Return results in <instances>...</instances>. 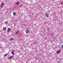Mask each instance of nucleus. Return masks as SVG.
Here are the masks:
<instances>
[{"label":"nucleus","mask_w":63,"mask_h":63,"mask_svg":"<svg viewBox=\"0 0 63 63\" xmlns=\"http://www.w3.org/2000/svg\"><path fill=\"white\" fill-rule=\"evenodd\" d=\"M19 3L18 2V1H17L16 3L17 5H18L19 4Z\"/></svg>","instance_id":"nucleus-11"},{"label":"nucleus","mask_w":63,"mask_h":63,"mask_svg":"<svg viewBox=\"0 0 63 63\" xmlns=\"http://www.w3.org/2000/svg\"><path fill=\"white\" fill-rule=\"evenodd\" d=\"M29 30H27L26 31V33H28L29 32Z\"/></svg>","instance_id":"nucleus-13"},{"label":"nucleus","mask_w":63,"mask_h":63,"mask_svg":"<svg viewBox=\"0 0 63 63\" xmlns=\"http://www.w3.org/2000/svg\"><path fill=\"white\" fill-rule=\"evenodd\" d=\"M60 50H59L57 51V53H58V54H59L60 53Z\"/></svg>","instance_id":"nucleus-1"},{"label":"nucleus","mask_w":63,"mask_h":63,"mask_svg":"<svg viewBox=\"0 0 63 63\" xmlns=\"http://www.w3.org/2000/svg\"><path fill=\"white\" fill-rule=\"evenodd\" d=\"M46 17H48V14L47 13H46L45 14Z\"/></svg>","instance_id":"nucleus-4"},{"label":"nucleus","mask_w":63,"mask_h":63,"mask_svg":"<svg viewBox=\"0 0 63 63\" xmlns=\"http://www.w3.org/2000/svg\"><path fill=\"white\" fill-rule=\"evenodd\" d=\"M7 55H8V54H5L4 55V56L5 57L7 56Z\"/></svg>","instance_id":"nucleus-14"},{"label":"nucleus","mask_w":63,"mask_h":63,"mask_svg":"<svg viewBox=\"0 0 63 63\" xmlns=\"http://www.w3.org/2000/svg\"><path fill=\"white\" fill-rule=\"evenodd\" d=\"M11 53H12L13 55H14V51L13 50V51H12L11 52Z\"/></svg>","instance_id":"nucleus-9"},{"label":"nucleus","mask_w":63,"mask_h":63,"mask_svg":"<svg viewBox=\"0 0 63 63\" xmlns=\"http://www.w3.org/2000/svg\"><path fill=\"white\" fill-rule=\"evenodd\" d=\"M10 30H11V28H8L7 30V32H9Z\"/></svg>","instance_id":"nucleus-2"},{"label":"nucleus","mask_w":63,"mask_h":63,"mask_svg":"<svg viewBox=\"0 0 63 63\" xmlns=\"http://www.w3.org/2000/svg\"><path fill=\"white\" fill-rule=\"evenodd\" d=\"M5 24H8V21H6L4 23Z\"/></svg>","instance_id":"nucleus-10"},{"label":"nucleus","mask_w":63,"mask_h":63,"mask_svg":"<svg viewBox=\"0 0 63 63\" xmlns=\"http://www.w3.org/2000/svg\"><path fill=\"white\" fill-rule=\"evenodd\" d=\"M19 31V30H18V31L17 32H16V34H17L18 33V32Z\"/></svg>","instance_id":"nucleus-12"},{"label":"nucleus","mask_w":63,"mask_h":63,"mask_svg":"<svg viewBox=\"0 0 63 63\" xmlns=\"http://www.w3.org/2000/svg\"><path fill=\"white\" fill-rule=\"evenodd\" d=\"M44 23H46V22H45Z\"/></svg>","instance_id":"nucleus-18"},{"label":"nucleus","mask_w":63,"mask_h":63,"mask_svg":"<svg viewBox=\"0 0 63 63\" xmlns=\"http://www.w3.org/2000/svg\"><path fill=\"white\" fill-rule=\"evenodd\" d=\"M13 57H14V56H12L10 57L9 58H8L9 59H12V58H13Z\"/></svg>","instance_id":"nucleus-3"},{"label":"nucleus","mask_w":63,"mask_h":63,"mask_svg":"<svg viewBox=\"0 0 63 63\" xmlns=\"http://www.w3.org/2000/svg\"><path fill=\"white\" fill-rule=\"evenodd\" d=\"M4 3H2L1 5V6H2V7H3V6H4Z\"/></svg>","instance_id":"nucleus-8"},{"label":"nucleus","mask_w":63,"mask_h":63,"mask_svg":"<svg viewBox=\"0 0 63 63\" xmlns=\"http://www.w3.org/2000/svg\"><path fill=\"white\" fill-rule=\"evenodd\" d=\"M62 48H63V45L62 46Z\"/></svg>","instance_id":"nucleus-17"},{"label":"nucleus","mask_w":63,"mask_h":63,"mask_svg":"<svg viewBox=\"0 0 63 63\" xmlns=\"http://www.w3.org/2000/svg\"><path fill=\"white\" fill-rule=\"evenodd\" d=\"M13 14L14 16H15V15H16V13L15 12H14L13 13Z\"/></svg>","instance_id":"nucleus-7"},{"label":"nucleus","mask_w":63,"mask_h":63,"mask_svg":"<svg viewBox=\"0 0 63 63\" xmlns=\"http://www.w3.org/2000/svg\"><path fill=\"white\" fill-rule=\"evenodd\" d=\"M22 6V5H21L20 6H19V7H21Z\"/></svg>","instance_id":"nucleus-16"},{"label":"nucleus","mask_w":63,"mask_h":63,"mask_svg":"<svg viewBox=\"0 0 63 63\" xmlns=\"http://www.w3.org/2000/svg\"><path fill=\"white\" fill-rule=\"evenodd\" d=\"M10 41H13V40H14V38H11L10 39Z\"/></svg>","instance_id":"nucleus-5"},{"label":"nucleus","mask_w":63,"mask_h":63,"mask_svg":"<svg viewBox=\"0 0 63 63\" xmlns=\"http://www.w3.org/2000/svg\"><path fill=\"white\" fill-rule=\"evenodd\" d=\"M63 2H61V5H63Z\"/></svg>","instance_id":"nucleus-15"},{"label":"nucleus","mask_w":63,"mask_h":63,"mask_svg":"<svg viewBox=\"0 0 63 63\" xmlns=\"http://www.w3.org/2000/svg\"><path fill=\"white\" fill-rule=\"evenodd\" d=\"M3 29L4 30H6V27H4L3 28Z\"/></svg>","instance_id":"nucleus-6"}]
</instances>
